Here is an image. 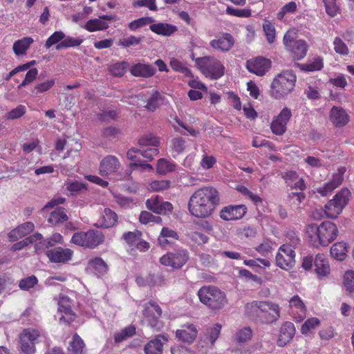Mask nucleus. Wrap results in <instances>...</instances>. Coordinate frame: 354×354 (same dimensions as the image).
Listing matches in <instances>:
<instances>
[{
	"label": "nucleus",
	"mask_w": 354,
	"mask_h": 354,
	"mask_svg": "<svg viewBox=\"0 0 354 354\" xmlns=\"http://www.w3.org/2000/svg\"><path fill=\"white\" fill-rule=\"evenodd\" d=\"M220 201L216 189L206 186L198 189L189 198L188 209L196 218H207L214 211Z\"/></svg>",
	"instance_id": "f257e3e1"
},
{
	"label": "nucleus",
	"mask_w": 354,
	"mask_h": 354,
	"mask_svg": "<svg viewBox=\"0 0 354 354\" xmlns=\"http://www.w3.org/2000/svg\"><path fill=\"white\" fill-rule=\"evenodd\" d=\"M244 313L246 317L256 322L270 324L279 319L281 308L271 301L256 300L245 305Z\"/></svg>",
	"instance_id": "f03ea898"
},
{
	"label": "nucleus",
	"mask_w": 354,
	"mask_h": 354,
	"mask_svg": "<svg viewBox=\"0 0 354 354\" xmlns=\"http://www.w3.org/2000/svg\"><path fill=\"white\" fill-rule=\"evenodd\" d=\"M306 237L309 243L315 248L326 246L333 242L338 234L337 226L330 221H325L319 225L310 224L307 226Z\"/></svg>",
	"instance_id": "7ed1b4c3"
},
{
	"label": "nucleus",
	"mask_w": 354,
	"mask_h": 354,
	"mask_svg": "<svg viewBox=\"0 0 354 354\" xmlns=\"http://www.w3.org/2000/svg\"><path fill=\"white\" fill-rule=\"evenodd\" d=\"M297 76L292 71H283L272 80L270 85V95L276 100L286 97L295 87Z\"/></svg>",
	"instance_id": "20e7f679"
},
{
	"label": "nucleus",
	"mask_w": 354,
	"mask_h": 354,
	"mask_svg": "<svg viewBox=\"0 0 354 354\" xmlns=\"http://www.w3.org/2000/svg\"><path fill=\"white\" fill-rule=\"evenodd\" d=\"M192 59L195 61L196 66L205 75L211 80H218L225 74V68L223 64L214 56H205Z\"/></svg>",
	"instance_id": "39448f33"
},
{
	"label": "nucleus",
	"mask_w": 354,
	"mask_h": 354,
	"mask_svg": "<svg viewBox=\"0 0 354 354\" xmlns=\"http://www.w3.org/2000/svg\"><path fill=\"white\" fill-rule=\"evenodd\" d=\"M198 296L203 304L214 310L222 308L227 302L225 293L213 286L200 288Z\"/></svg>",
	"instance_id": "423d86ee"
},
{
	"label": "nucleus",
	"mask_w": 354,
	"mask_h": 354,
	"mask_svg": "<svg viewBox=\"0 0 354 354\" xmlns=\"http://www.w3.org/2000/svg\"><path fill=\"white\" fill-rule=\"evenodd\" d=\"M104 236L99 230H88L75 233L71 242L84 248H95L104 242Z\"/></svg>",
	"instance_id": "0eeeda50"
},
{
	"label": "nucleus",
	"mask_w": 354,
	"mask_h": 354,
	"mask_svg": "<svg viewBox=\"0 0 354 354\" xmlns=\"http://www.w3.org/2000/svg\"><path fill=\"white\" fill-rule=\"evenodd\" d=\"M291 242V245L283 244L281 245L276 255L277 266L286 270L292 268L295 265V246L300 243V239L295 236L292 238Z\"/></svg>",
	"instance_id": "6e6552de"
},
{
	"label": "nucleus",
	"mask_w": 354,
	"mask_h": 354,
	"mask_svg": "<svg viewBox=\"0 0 354 354\" xmlns=\"http://www.w3.org/2000/svg\"><path fill=\"white\" fill-rule=\"evenodd\" d=\"M296 33L293 30H288L283 38V44L295 59H303L307 53L308 45L303 39H295Z\"/></svg>",
	"instance_id": "1a4fd4ad"
},
{
	"label": "nucleus",
	"mask_w": 354,
	"mask_h": 354,
	"mask_svg": "<svg viewBox=\"0 0 354 354\" xmlns=\"http://www.w3.org/2000/svg\"><path fill=\"white\" fill-rule=\"evenodd\" d=\"M351 192L347 188L342 189L333 199L325 205L324 212L328 218H336L346 205Z\"/></svg>",
	"instance_id": "9d476101"
},
{
	"label": "nucleus",
	"mask_w": 354,
	"mask_h": 354,
	"mask_svg": "<svg viewBox=\"0 0 354 354\" xmlns=\"http://www.w3.org/2000/svg\"><path fill=\"white\" fill-rule=\"evenodd\" d=\"M41 333L34 328L24 329L19 335V346L20 351L25 354H35V346L41 339Z\"/></svg>",
	"instance_id": "9b49d317"
},
{
	"label": "nucleus",
	"mask_w": 354,
	"mask_h": 354,
	"mask_svg": "<svg viewBox=\"0 0 354 354\" xmlns=\"http://www.w3.org/2000/svg\"><path fill=\"white\" fill-rule=\"evenodd\" d=\"M162 309L155 301H150L142 305V315L148 326L156 330H160L163 323L160 320Z\"/></svg>",
	"instance_id": "f8f14e48"
},
{
	"label": "nucleus",
	"mask_w": 354,
	"mask_h": 354,
	"mask_svg": "<svg viewBox=\"0 0 354 354\" xmlns=\"http://www.w3.org/2000/svg\"><path fill=\"white\" fill-rule=\"evenodd\" d=\"M189 257V252L187 250L179 248L163 255L160 259V262L164 266L179 269L187 262Z\"/></svg>",
	"instance_id": "ddd939ff"
},
{
	"label": "nucleus",
	"mask_w": 354,
	"mask_h": 354,
	"mask_svg": "<svg viewBox=\"0 0 354 354\" xmlns=\"http://www.w3.org/2000/svg\"><path fill=\"white\" fill-rule=\"evenodd\" d=\"M140 149H131L127 151V157L131 162L129 165V169H127L124 174L121 175L119 180H129L133 169H138L140 171L153 169L152 165L145 163L140 160Z\"/></svg>",
	"instance_id": "4468645a"
},
{
	"label": "nucleus",
	"mask_w": 354,
	"mask_h": 354,
	"mask_svg": "<svg viewBox=\"0 0 354 354\" xmlns=\"http://www.w3.org/2000/svg\"><path fill=\"white\" fill-rule=\"evenodd\" d=\"M235 44L234 37L228 32H222L215 35L209 41V46L215 51L220 53L229 52Z\"/></svg>",
	"instance_id": "2eb2a0df"
},
{
	"label": "nucleus",
	"mask_w": 354,
	"mask_h": 354,
	"mask_svg": "<svg viewBox=\"0 0 354 354\" xmlns=\"http://www.w3.org/2000/svg\"><path fill=\"white\" fill-rule=\"evenodd\" d=\"M292 116V112L288 107H284L281 112L273 118L270 129L277 136L283 135L286 131V125Z\"/></svg>",
	"instance_id": "dca6fc26"
},
{
	"label": "nucleus",
	"mask_w": 354,
	"mask_h": 354,
	"mask_svg": "<svg viewBox=\"0 0 354 354\" xmlns=\"http://www.w3.org/2000/svg\"><path fill=\"white\" fill-rule=\"evenodd\" d=\"M346 171L345 167H339L337 172L333 174L332 179L323 186L317 188V192L322 196H327L330 194L334 189L342 185Z\"/></svg>",
	"instance_id": "f3484780"
},
{
	"label": "nucleus",
	"mask_w": 354,
	"mask_h": 354,
	"mask_svg": "<svg viewBox=\"0 0 354 354\" xmlns=\"http://www.w3.org/2000/svg\"><path fill=\"white\" fill-rule=\"evenodd\" d=\"M289 313L295 322H300L306 315V307L299 295H294L289 300Z\"/></svg>",
	"instance_id": "a211bd4d"
},
{
	"label": "nucleus",
	"mask_w": 354,
	"mask_h": 354,
	"mask_svg": "<svg viewBox=\"0 0 354 354\" xmlns=\"http://www.w3.org/2000/svg\"><path fill=\"white\" fill-rule=\"evenodd\" d=\"M71 300L67 296H61L58 301V313L60 315L59 322L69 324L75 318L71 309Z\"/></svg>",
	"instance_id": "6ab92c4d"
},
{
	"label": "nucleus",
	"mask_w": 354,
	"mask_h": 354,
	"mask_svg": "<svg viewBox=\"0 0 354 354\" xmlns=\"http://www.w3.org/2000/svg\"><path fill=\"white\" fill-rule=\"evenodd\" d=\"M270 61L266 58L258 57L247 61L246 68L249 72L258 76H263L270 68Z\"/></svg>",
	"instance_id": "aec40b11"
},
{
	"label": "nucleus",
	"mask_w": 354,
	"mask_h": 354,
	"mask_svg": "<svg viewBox=\"0 0 354 354\" xmlns=\"http://www.w3.org/2000/svg\"><path fill=\"white\" fill-rule=\"evenodd\" d=\"M115 19V15H102L99 16L98 18L88 20L84 25L82 26V27L91 32L105 30L109 28V24L104 21V20L111 21Z\"/></svg>",
	"instance_id": "412c9836"
},
{
	"label": "nucleus",
	"mask_w": 354,
	"mask_h": 354,
	"mask_svg": "<svg viewBox=\"0 0 354 354\" xmlns=\"http://www.w3.org/2000/svg\"><path fill=\"white\" fill-rule=\"evenodd\" d=\"M121 164L118 158L114 156L109 155L104 157L99 166V174L102 176H107L118 171Z\"/></svg>",
	"instance_id": "4be33fe9"
},
{
	"label": "nucleus",
	"mask_w": 354,
	"mask_h": 354,
	"mask_svg": "<svg viewBox=\"0 0 354 354\" xmlns=\"http://www.w3.org/2000/svg\"><path fill=\"white\" fill-rule=\"evenodd\" d=\"M198 332L196 325L186 323L182 325L180 329L176 330V337L179 341L191 344L196 339Z\"/></svg>",
	"instance_id": "5701e85b"
},
{
	"label": "nucleus",
	"mask_w": 354,
	"mask_h": 354,
	"mask_svg": "<svg viewBox=\"0 0 354 354\" xmlns=\"http://www.w3.org/2000/svg\"><path fill=\"white\" fill-rule=\"evenodd\" d=\"M51 262L65 263L71 260L73 252L69 248L57 247L46 252Z\"/></svg>",
	"instance_id": "b1692460"
},
{
	"label": "nucleus",
	"mask_w": 354,
	"mask_h": 354,
	"mask_svg": "<svg viewBox=\"0 0 354 354\" xmlns=\"http://www.w3.org/2000/svg\"><path fill=\"white\" fill-rule=\"evenodd\" d=\"M247 208L244 205H230L223 207L220 212V217L225 221L238 220L244 216Z\"/></svg>",
	"instance_id": "393cba45"
},
{
	"label": "nucleus",
	"mask_w": 354,
	"mask_h": 354,
	"mask_svg": "<svg viewBox=\"0 0 354 354\" xmlns=\"http://www.w3.org/2000/svg\"><path fill=\"white\" fill-rule=\"evenodd\" d=\"M315 272L319 279L328 277L330 273V267L327 257L324 254H317L314 261Z\"/></svg>",
	"instance_id": "a878e982"
},
{
	"label": "nucleus",
	"mask_w": 354,
	"mask_h": 354,
	"mask_svg": "<svg viewBox=\"0 0 354 354\" xmlns=\"http://www.w3.org/2000/svg\"><path fill=\"white\" fill-rule=\"evenodd\" d=\"M296 329L295 325L290 322H286L282 324L280 330L277 344L283 347L287 345L294 337Z\"/></svg>",
	"instance_id": "bb28decb"
},
{
	"label": "nucleus",
	"mask_w": 354,
	"mask_h": 354,
	"mask_svg": "<svg viewBox=\"0 0 354 354\" xmlns=\"http://www.w3.org/2000/svg\"><path fill=\"white\" fill-rule=\"evenodd\" d=\"M330 120L336 127L345 126L349 121V116L346 111L340 107L334 106L330 111Z\"/></svg>",
	"instance_id": "cd10ccee"
},
{
	"label": "nucleus",
	"mask_w": 354,
	"mask_h": 354,
	"mask_svg": "<svg viewBox=\"0 0 354 354\" xmlns=\"http://www.w3.org/2000/svg\"><path fill=\"white\" fill-rule=\"evenodd\" d=\"M156 68L150 65L144 63H137L131 66V74L134 77L149 78L154 75Z\"/></svg>",
	"instance_id": "c85d7f7f"
},
{
	"label": "nucleus",
	"mask_w": 354,
	"mask_h": 354,
	"mask_svg": "<svg viewBox=\"0 0 354 354\" xmlns=\"http://www.w3.org/2000/svg\"><path fill=\"white\" fill-rule=\"evenodd\" d=\"M168 342V338L165 335H159L145 346L146 354H160L162 351V346Z\"/></svg>",
	"instance_id": "c756f323"
},
{
	"label": "nucleus",
	"mask_w": 354,
	"mask_h": 354,
	"mask_svg": "<svg viewBox=\"0 0 354 354\" xmlns=\"http://www.w3.org/2000/svg\"><path fill=\"white\" fill-rule=\"evenodd\" d=\"M34 229L35 225L33 223L26 222L11 230L8 233V239L10 241H15L29 234L34 230Z\"/></svg>",
	"instance_id": "7c9ffc66"
},
{
	"label": "nucleus",
	"mask_w": 354,
	"mask_h": 354,
	"mask_svg": "<svg viewBox=\"0 0 354 354\" xmlns=\"http://www.w3.org/2000/svg\"><path fill=\"white\" fill-rule=\"evenodd\" d=\"M86 269L96 276L101 277L106 274L108 266L102 258L95 257L89 260Z\"/></svg>",
	"instance_id": "2f4dec72"
},
{
	"label": "nucleus",
	"mask_w": 354,
	"mask_h": 354,
	"mask_svg": "<svg viewBox=\"0 0 354 354\" xmlns=\"http://www.w3.org/2000/svg\"><path fill=\"white\" fill-rule=\"evenodd\" d=\"M178 239V235L176 231L167 227H164L162 228L158 241L161 247H165L174 243Z\"/></svg>",
	"instance_id": "473e14b6"
},
{
	"label": "nucleus",
	"mask_w": 354,
	"mask_h": 354,
	"mask_svg": "<svg viewBox=\"0 0 354 354\" xmlns=\"http://www.w3.org/2000/svg\"><path fill=\"white\" fill-rule=\"evenodd\" d=\"M149 28L152 32L163 36H170L178 30L176 26L166 23L153 24Z\"/></svg>",
	"instance_id": "72a5a7b5"
},
{
	"label": "nucleus",
	"mask_w": 354,
	"mask_h": 354,
	"mask_svg": "<svg viewBox=\"0 0 354 354\" xmlns=\"http://www.w3.org/2000/svg\"><path fill=\"white\" fill-rule=\"evenodd\" d=\"M33 41V39L30 37H25L15 41L12 46L15 54L18 56L25 55Z\"/></svg>",
	"instance_id": "f704fd0d"
},
{
	"label": "nucleus",
	"mask_w": 354,
	"mask_h": 354,
	"mask_svg": "<svg viewBox=\"0 0 354 354\" xmlns=\"http://www.w3.org/2000/svg\"><path fill=\"white\" fill-rule=\"evenodd\" d=\"M285 179L288 186L292 189L303 191L306 185L304 180L300 178L295 171H289L286 174Z\"/></svg>",
	"instance_id": "c9c22d12"
},
{
	"label": "nucleus",
	"mask_w": 354,
	"mask_h": 354,
	"mask_svg": "<svg viewBox=\"0 0 354 354\" xmlns=\"http://www.w3.org/2000/svg\"><path fill=\"white\" fill-rule=\"evenodd\" d=\"M348 252L347 245L344 242H337L330 248L331 255L336 259L342 261L345 259Z\"/></svg>",
	"instance_id": "e433bc0d"
},
{
	"label": "nucleus",
	"mask_w": 354,
	"mask_h": 354,
	"mask_svg": "<svg viewBox=\"0 0 354 354\" xmlns=\"http://www.w3.org/2000/svg\"><path fill=\"white\" fill-rule=\"evenodd\" d=\"M85 344L82 339L77 334L73 336L70 342L68 351L71 354H83Z\"/></svg>",
	"instance_id": "4c0bfd02"
},
{
	"label": "nucleus",
	"mask_w": 354,
	"mask_h": 354,
	"mask_svg": "<svg viewBox=\"0 0 354 354\" xmlns=\"http://www.w3.org/2000/svg\"><path fill=\"white\" fill-rule=\"evenodd\" d=\"M177 165L172 161L165 158H160L158 160L156 170L160 174H166L176 170Z\"/></svg>",
	"instance_id": "58836bf2"
},
{
	"label": "nucleus",
	"mask_w": 354,
	"mask_h": 354,
	"mask_svg": "<svg viewBox=\"0 0 354 354\" xmlns=\"http://www.w3.org/2000/svg\"><path fill=\"white\" fill-rule=\"evenodd\" d=\"M118 220L117 214L110 209H105L102 215V221L100 226L109 228L115 225Z\"/></svg>",
	"instance_id": "ea45409f"
},
{
	"label": "nucleus",
	"mask_w": 354,
	"mask_h": 354,
	"mask_svg": "<svg viewBox=\"0 0 354 354\" xmlns=\"http://www.w3.org/2000/svg\"><path fill=\"white\" fill-rule=\"evenodd\" d=\"M221 325L216 324L206 330L205 342L213 346L220 335Z\"/></svg>",
	"instance_id": "a19ab883"
},
{
	"label": "nucleus",
	"mask_w": 354,
	"mask_h": 354,
	"mask_svg": "<svg viewBox=\"0 0 354 354\" xmlns=\"http://www.w3.org/2000/svg\"><path fill=\"white\" fill-rule=\"evenodd\" d=\"M68 219V216L63 208H57L50 213L48 222L52 225H55L59 223H63Z\"/></svg>",
	"instance_id": "79ce46f5"
},
{
	"label": "nucleus",
	"mask_w": 354,
	"mask_h": 354,
	"mask_svg": "<svg viewBox=\"0 0 354 354\" xmlns=\"http://www.w3.org/2000/svg\"><path fill=\"white\" fill-rule=\"evenodd\" d=\"M170 66L171 68L176 71L183 73L187 77H192V73L182 62L180 60L172 58L170 60Z\"/></svg>",
	"instance_id": "37998d69"
},
{
	"label": "nucleus",
	"mask_w": 354,
	"mask_h": 354,
	"mask_svg": "<svg viewBox=\"0 0 354 354\" xmlns=\"http://www.w3.org/2000/svg\"><path fill=\"white\" fill-rule=\"evenodd\" d=\"M186 140L182 137H175L171 141V148L176 155L182 153L186 149Z\"/></svg>",
	"instance_id": "c03bdc74"
},
{
	"label": "nucleus",
	"mask_w": 354,
	"mask_h": 354,
	"mask_svg": "<svg viewBox=\"0 0 354 354\" xmlns=\"http://www.w3.org/2000/svg\"><path fill=\"white\" fill-rule=\"evenodd\" d=\"M128 67V62L123 61L112 64L109 68V71L115 77H122L126 73Z\"/></svg>",
	"instance_id": "a18cd8bd"
},
{
	"label": "nucleus",
	"mask_w": 354,
	"mask_h": 354,
	"mask_svg": "<svg viewBox=\"0 0 354 354\" xmlns=\"http://www.w3.org/2000/svg\"><path fill=\"white\" fill-rule=\"evenodd\" d=\"M297 9V5L295 1H290L285 4L277 15V18L282 21L285 16L289 14H293Z\"/></svg>",
	"instance_id": "49530a36"
},
{
	"label": "nucleus",
	"mask_w": 354,
	"mask_h": 354,
	"mask_svg": "<svg viewBox=\"0 0 354 354\" xmlns=\"http://www.w3.org/2000/svg\"><path fill=\"white\" fill-rule=\"evenodd\" d=\"M252 330L250 327H243L238 330L235 335V339L239 343H244L251 339Z\"/></svg>",
	"instance_id": "de8ad7c7"
},
{
	"label": "nucleus",
	"mask_w": 354,
	"mask_h": 354,
	"mask_svg": "<svg viewBox=\"0 0 354 354\" xmlns=\"http://www.w3.org/2000/svg\"><path fill=\"white\" fill-rule=\"evenodd\" d=\"M324 67L323 59L322 57L315 58L312 62L302 64L301 68L308 72L320 71Z\"/></svg>",
	"instance_id": "09e8293b"
},
{
	"label": "nucleus",
	"mask_w": 354,
	"mask_h": 354,
	"mask_svg": "<svg viewBox=\"0 0 354 354\" xmlns=\"http://www.w3.org/2000/svg\"><path fill=\"white\" fill-rule=\"evenodd\" d=\"M154 21L153 18L150 17H141L136 19L128 24L129 28L131 31H135L138 28L144 27Z\"/></svg>",
	"instance_id": "8fccbe9b"
},
{
	"label": "nucleus",
	"mask_w": 354,
	"mask_h": 354,
	"mask_svg": "<svg viewBox=\"0 0 354 354\" xmlns=\"http://www.w3.org/2000/svg\"><path fill=\"white\" fill-rule=\"evenodd\" d=\"M162 99L160 93L158 91H155L153 92L151 97L148 100L146 108L153 111L162 103Z\"/></svg>",
	"instance_id": "3c124183"
},
{
	"label": "nucleus",
	"mask_w": 354,
	"mask_h": 354,
	"mask_svg": "<svg viewBox=\"0 0 354 354\" xmlns=\"http://www.w3.org/2000/svg\"><path fill=\"white\" fill-rule=\"evenodd\" d=\"M320 321L317 317H311L308 319L301 326V332L304 335H306L312 330L319 326Z\"/></svg>",
	"instance_id": "603ef678"
},
{
	"label": "nucleus",
	"mask_w": 354,
	"mask_h": 354,
	"mask_svg": "<svg viewBox=\"0 0 354 354\" xmlns=\"http://www.w3.org/2000/svg\"><path fill=\"white\" fill-rule=\"evenodd\" d=\"M263 29L266 36V39L269 44H272L275 41L276 30L274 26L268 21L263 24Z\"/></svg>",
	"instance_id": "864d4df0"
},
{
	"label": "nucleus",
	"mask_w": 354,
	"mask_h": 354,
	"mask_svg": "<svg viewBox=\"0 0 354 354\" xmlns=\"http://www.w3.org/2000/svg\"><path fill=\"white\" fill-rule=\"evenodd\" d=\"M141 232L138 230L133 232H128L123 234V239L130 246H134L136 243L140 239Z\"/></svg>",
	"instance_id": "5fc2aeb1"
},
{
	"label": "nucleus",
	"mask_w": 354,
	"mask_h": 354,
	"mask_svg": "<svg viewBox=\"0 0 354 354\" xmlns=\"http://www.w3.org/2000/svg\"><path fill=\"white\" fill-rule=\"evenodd\" d=\"M66 189L69 191L72 194H76L84 189H86L85 184L78 181H68L66 184Z\"/></svg>",
	"instance_id": "6e6d98bb"
},
{
	"label": "nucleus",
	"mask_w": 354,
	"mask_h": 354,
	"mask_svg": "<svg viewBox=\"0 0 354 354\" xmlns=\"http://www.w3.org/2000/svg\"><path fill=\"white\" fill-rule=\"evenodd\" d=\"M37 283V278L35 276L32 275L20 280L19 286L20 289L23 290H28L29 289L33 288Z\"/></svg>",
	"instance_id": "4d7b16f0"
},
{
	"label": "nucleus",
	"mask_w": 354,
	"mask_h": 354,
	"mask_svg": "<svg viewBox=\"0 0 354 354\" xmlns=\"http://www.w3.org/2000/svg\"><path fill=\"white\" fill-rule=\"evenodd\" d=\"M344 286L349 292H354V271L348 270L344 276Z\"/></svg>",
	"instance_id": "13d9d810"
},
{
	"label": "nucleus",
	"mask_w": 354,
	"mask_h": 354,
	"mask_svg": "<svg viewBox=\"0 0 354 354\" xmlns=\"http://www.w3.org/2000/svg\"><path fill=\"white\" fill-rule=\"evenodd\" d=\"M169 180H154L149 184L148 189L152 192L163 191L169 188Z\"/></svg>",
	"instance_id": "bf43d9fd"
},
{
	"label": "nucleus",
	"mask_w": 354,
	"mask_h": 354,
	"mask_svg": "<svg viewBox=\"0 0 354 354\" xmlns=\"http://www.w3.org/2000/svg\"><path fill=\"white\" fill-rule=\"evenodd\" d=\"M139 145L141 146H152L156 147L159 145L158 138L151 134L145 135L139 139Z\"/></svg>",
	"instance_id": "052dcab7"
},
{
	"label": "nucleus",
	"mask_w": 354,
	"mask_h": 354,
	"mask_svg": "<svg viewBox=\"0 0 354 354\" xmlns=\"http://www.w3.org/2000/svg\"><path fill=\"white\" fill-rule=\"evenodd\" d=\"M335 51L342 55H347L348 54V48L346 44L339 37H335L333 41Z\"/></svg>",
	"instance_id": "680f3d73"
},
{
	"label": "nucleus",
	"mask_w": 354,
	"mask_h": 354,
	"mask_svg": "<svg viewBox=\"0 0 354 354\" xmlns=\"http://www.w3.org/2000/svg\"><path fill=\"white\" fill-rule=\"evenodd\" d=\"M142 41V37H137L133 35H131L130 37L120 39L118 41V45L128 48L131 46H136L140 44Z\"/></svg>",
	"instance_id": "e2e57ef3"
},
{
	"label": "nucleus",
	"mask_w": 354,
	"mask_h": 354,
	"mask_svg": "<svg viewBox=\"0 0 354 354\" xmlns=\"http://www.w3.org/2000/svg\"><path fill=\"white\" fill-rule=\"evenodd\" d=\"M64 37L65 35L62 31H55L46 40L45 47L46 48H50L53 45L56 44L63 40Z\"/></svg>",
	"instance_id": "0e129e2a"
},
{
	"label": "nucleus",
	"mask_w": 354,
	"mask_h": 354,
	"mask_svg": "<svg viewBox=\"0 0 354 354\" xmlns=\"http://www.w3.org/2000/svg\"><path fill=\"white\" fill-rule=\"evenodd\" d=\"M140 221L142 224H147L151 222L159 223L161 221V218L158 216H154L151 213L143 211L140 215Z\"/></svg>",
	"instance_id": "69168bd1"
},
{
	"label": "nucleus",
	"mask_w": 354,
	"mask_h": 354,
	"mask_svg": "<svg viewBox=\"0 0 354 354\" xmlns=\"http://www.w3.org/2000/svg\"><path fill=\"white\" fill-rule=\"evenodd\" d=\"M326 13L330 17H335L339 12V7L336 0H323Z\"/></svg>",
	"instance_id": "338daca9"
},
{
	"label": "nucleus",
	"mask_w": 354,
	"mask_h": 354,
	"mask_svg": "<svg viewBox=\"0 0 354 354\" xmlns=\"http://www.w3.org/2000/svg\"><path fill=\"white\" fill-rule=\"evenodd\" d=\"M26 113V107L24 105H19L15 109H12L6 114V118L8 120H15L21 118Z\"/></svg>",
	"instance_id": "774afa93"
}]
</instances>
